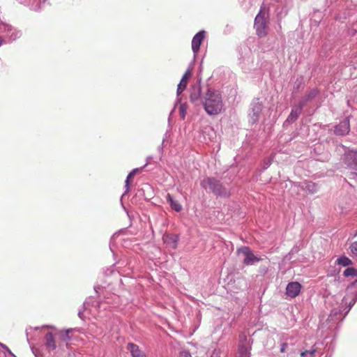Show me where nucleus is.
<instances>
[{
	"label": "nucleus",
	"instance_id": "obj_1",
	"mask_svg": "<svg viewBox=\"0 0 357 357\" xmlns=\"http://www.w3.org/2000/svg\"><path fill=\"white\" fill-rule=\"evenodd\" d=\"M202 102L205 111L209 115H216L221 112L223 107L222 98L217 91L208 89Z\"/></svg>",
	"mask_w": 357,
	"mask_h": 357
},
{
	"label": "nucleus",
	"instance_id": "obj_2",
	"mask_svg": "<svg viewBox=\"0 0 357 357\" xmlns=\"http://www.w3.org/2000/svg\"><path fill=\"white\" fill-rule=\"evenodd\" d=\"M201 185L203 188H208L214 194L222 196V197H229V192L223 187L220 182L214 178H204Z\"/></svg>",
	"mask_w": 357,
	"mask_h": 357
},
{
	"label": "nucleus",
	"instance_id": "obj_3",
	"mask_svg": "<svg viewBox=\"0 0 357 357\" xmlns=\"http://www.w3.org/2000/svg\"><path fill=\"white\" fill-rule=\"evenodd\" d=\"M255 28L257 35L260 37H265L267 35V24L264 17V14L261 12L256 16L255 19Z\"/></svg>",
	"mask_w": 357,
	"mask_h": 357
},
{
	"label": "nucleus",
	"instance_id": "obj_4",
	"mask_svg": "<svg viewBox=\"0 0 357 357\" xmlns=\"http://www.w3.org/2000/svg\"><path fill=\"white\" fill-rule=\"evenodd\" d=\"M238 254H242L245 257L243 259V264L249 266L254 264L261 261V258L255 256L252 250L248 247H242L238 250Z\"/></svg>",
	"mask_w": 357,
	"mask_h": 357
},
{
	"label": "nucleus",
	"instance_id": "obj_5",
	"mask_svg": "<svg viewBox=\"0 0 357 357\" xmlns=\"http://www.w3.org/2000/svg\"><path fill=\"white\" fill-rule=\"evenodd\" d=\"M301 289V285L298 282H289L286 288V294L288 296L291 298H295L297 296Z\"/></svg>",
	"mask_w": 357,
	"mask_h": 357
},
{
	"label": "nucleus",
	"instance_id": "obj_6",
	"mask_svg": "<svg viewBox=\"0 0 357 357\" xmlns=\"http://www.w3.org/2000/svg\"><path fill=\"white\" fill-rule=\"evenodd\" d=\"M205 37L204 31L198 32L192 38V49L194 53H197L199 50L200 45Z\"/></svg>",
	"mask_w": 357,
	"mask_h": 357
},
{
	"label": "nucleus",
	"instance_id": "obj_7",
	"mask_svg": "<svg viewBox=\"0 0 357 357\" xmlns=\"http://www.w3.org/2000/svg\"><path fill=\"white\" fill-rule=\"evenodd\" d=\"M162 240L165 244L172 249H176L178 246V236L176 234H165Z\"/></svg>",
	"mask_w": 357,
	"mask_h": 357
},
{
	"label": "nucleus",
	"instance_id": "obj_8",
	"mask_svg": "<svg viewBox=\"0 0 357 357\" xmlns=\"http://www.w3.org/2000/svg\"><path fill=\"white\" fill-rule=\"evenodd\" d=\"M350 129L349 121H341L335 128V133L338 135H347Z\"/></svg>",
	"mask_w": 357,
	"mask_h": 357
},
{
	"label": "nucleus",
	"instance_id": "obj_9",
	"mask_svg": "<svg viewBox=\"0 0 357 357\" xmlns=\"http://www.w3.org/2000/svg\"><path fill=\"white\" fill-rule=\"evenodd\" d=\"M190 100L195 105L199 103L201 101V87L199 86H195L192 88Z\"/></svg>",
	"mask_w": 357,
	"mask_h": 357
},
{
	"label": "nucleus",
	"instance_id": "obj_10",
	"mask_svg": "<svg viewBox=\"0 0 357 357\" xmlns=\"http://www.w3.org/2000/svg\"><path fill=\"white\" fill-rule=\"evenodd\" d=\"M191 75H192L191 72L189 70H188L184 73V75H183V77L181 78L180 83L178 85V88H177V93L178 94L181 93L184 91V89L186 88L188 82L190 78L191 77Z\"/></svg>",
	"mask_w": 357,
	"mask_h": 357
},
{
	"label": "nucleus",
	"instance_id": "obj_11",
	"mask_svg": "<svg viewBox=\"0 0 357 357\" xmlns=\"http://www.w3.org/2000/svg\"><path fill=\"white\" fill-rule=\"evenodd\" d=\"M127 349L130 351L132 357H146L144 353L141 351L139 347L134 343H128Z\"/></svg>",
	"mask_w": 357,
	"mask_h": 357
},
{
	"label": "nucleus",
	"instance_id": "obj_12",
	"mask_svg": "<svg viewBox=\"0 0 357 357\" xmlns=\"http://www.w3.org/2000/svg\"><path fill=\"white\" fill-rule=\"evenodd\" d=\"M303 105L304 103L301 102L298 106L294 107L292 109L290 114L289 115L287 121L289 122H293L296 121L298 119L300 114L301 113Z\"/></svg>",
	"mask_w": 357,
	"mask_h": 357
},
{
	"label": "nucleus",
	"instance_id": "obj_13",
	"mask_svg": "<svg viewBox=\"0 0 357 357\" xmlns=\"http://www.w3.org/2000/svg\"><path fill=\"white\" fill-rule=\"evenodd\" d=\"M45 339L46 346L49 349L54 350L56 349V345L55 338L52 333H47L45 335Z\"/></svg>",
	"mask_w": 357,
	"mask_h": 357
},
{
	"label": "nucleus",
	"instance_id": "obj_14",
	"mask_svg": "<svg viewBox=\"0 0 357 357\" xmlns=\"http://www.w3.org/2000/svg\"><path fill=\"white\" fill-rule=\"evenodd\" d=\"M166 199L173 210L176 212H179L182 210V206L178 202L174 201L170 194L167 195Z\"/></svg>",
	"mask_w": 357,
	"mask_h": 357
},
{
	"label": "nucleus",
	"instance_id": "obj_15",
	"mask_svg": "<svg viewBox=\"0 0 357 357\" xmlns=\"http://www.w3.org/2000/svg\"><path fill=\"white\" fill-rule=\"evenodd\" d=\"M72 331V329H67L66 331H61L58 332L56 335L58 338L63 342L68 341L70 340L69 333Z\"/></svg>",
	"mask_w": 357,
	"mask_h": 357
},
{
	"label": "nucleus",
	"instance_id": "obj_16",
	"mask_svg": "<svg viewBox=\"0 0 357 357\" xmlns=\"http://www.w3.org/2000/svg\"><path fill=\"white\" fill-rule=\"evenodd\" d=\"M318 93L319 91L317 89H313L310 90L301 102H303L305 104L306 102L311 100L312 98L316 97L318 95Z\"/></svg>",
	"mask_w": 357,
	"mask_h": 357
},
{
	"label": "nucleus",
	"instance_id": "obj_17",
	"mask_svg": "<svg viewBox=\"0 0 357 357\" xmlns=\"http://www.w3.org/2000/svg\"><path fill=\"white\" fill-rule=\"evenodd\" d=\"M236 357H250L248 347L245 345L239 346L238 349V356Z\"/></svg>",
	"mask_w": 357,
	"mask_h": 357
},
{
	"label": "nucleus",
	"instance_id": "obj_18",
	"mask_svg": "<svg viewBox=\"0 0 357 357\" xmlns=\"http://www.w3.org/2000/svg\"><path fill=\"white\" fill-rule=\"evenodd\" d=\"M336 262L337 264L342 265L343 266H347L352 264L351 260L347 257H341L338 258Z\"/></svg>",
	"mask_w": 357,
	"mask_h": 357
},
{
	"label": "nucleus",
	"instance_id": "obj_19",
	"mask_svg": "<svg viewBox=\"0 0 357 357\" xmlns=\"http://www.w3.org/2000/svg\"><path fill=\"white\" fill-rule=\"evenodd\" d=\"M139 169L136 168V169H132L128 175L127 176V178L126 180V186L127 187V189L129 188V185H130V183L131 181V180L132 179V178L135 176V175L136 174V173L138 172Z\"/></svg>",
	"mask_w": 357,
	"mask_h": 357
},
{
	"label": "nucleus",
	"instance_id": "obj_20",
	"mask_svg": "<svg viewBox=\"0 0 357 357\" xmlns=\"http://www.w3.org/2000/svg\"><path fill=\"white\" fill-rule=\"evenodd\" d=\"M347 158L353 160V165L357 169V151H350L347 154Z\"/></svg>",
	"mask_w": 357,
	"mask_h": 357
},
{
	"label": "nucleus",
	"instance_id": "obj_21",
	"mask_svg": "<svg viewBox=\"0 0 357 357\" xmlns=\"http://www.w3.org/2000/svg\"><path fill=\"white\" fill-rule=\"evenodd\" d=\"M344 275L346 277L357 275V271L354 268H347L344 271Z\"/></svg>",
	"mask_w": 357,
	"mask_h": 357
},
{
	"label": "nucleus",
	"instance_id": "obj_22",
	"mask_svg": "<svg viewBox=\"0 0 357 357\" xmlns=\"http://www.w3.org/2000/svg\"><path fill=\"white\" fill-rule=\"evenodd\" d=\"M179 114L182 119H184L186 114V107L185 105H181L179 107Z\"/></svg>",
	"mask_w": 357,
	"mask_h": 357
},
{
	"label": "nucleus",
	"instance_id": "obj_23",
	"mask_svg": "<svg viewBox=\"0 0 357 357\" xmlns=\"http://www.w3.org/2000/svg\"><path fill=\"white\" fill-rule=\"evenodd\" d=\"M315 351H315L314 349L311 350V351L305 350V351H302V352L301 353V356H306L307 354H310L311 356H313L314 355Z\"/></svg>",
	"mask_w": 357,
	"mask_h": 357
},
{
	"label": "nucleus",
	"instance_id": "obj_24",
	"mask_svg": "<svg viewBox=\"0 0 357 357\" xmlns=\"http://www.w3.org/2000/svg\"><path fill=\"white\" fill-rule=\"evenodd\" d=\"M351 250L354 255H357V242H354L351 244Z\"/></svg>",
	"mask_w": 357,
	"mask_h": 357
},
{
	"label": "nucleus",
	"instance_id": "obj_25",
	"mask_svg": "<svg viewBox=\"0 0 357 357\" xmlns=\"http://www.w3.org/2000/svg\"><path fill=\"white\" fill-rule=\"evenodd\" d=\"M180 357H192L190 354L187 351H183L180 353Z\"/></svg>",
	"mask_w": 357,
	"mask_h": 357
},
{
	"label": "nucleus",
	"instance_id": "obj_26",
	"mask_svg": "<svg viewBox=\"0 0 357 357\" xmlns=\"http://www.w3.org/2000/svg\"><path fill=\"white\" fill-rule=\"evenodd\" d=\"M287 345H288V344H287V343H286V342H284V343H283V344H282V346H281V347H280V351H281L282 353L285 352L286 349H287Z\"/></svg>",
	"mask_w": 357,
	"mask_h": 357
},
{
	"label": "nucleus",
	"instance_id": "obj_27",
	"mask_svg": "<svg viewBox=\"0 0 357 357\" xmlns=\"http://www.w3.org/2000/svg\"><path fill=\"white\" fill-rule=\"evenodd\" d=\"M1 44H2V39H1V38L0 37V46L1 45Z\"/></svg>",
	"mask_w": 357,
	"mask_h": 357
},
{
	"label": "nucleus",
	"instance_id": "obj_28",
	"mask_svg": "<svg viewBox=\"0 0 357 357\" xmlns=\"http://www.w3.org/2000/svg\"><path fill=\"white\" fill-rule=\"evenodd\" d=\"M354 303H355V301H354L353 303H351V305H353Z\"/></svg>",
	"mask_w": 357,
	"mask_h": 357
},
{
	"label": "nucleus",
	"instance_id": "obj_29",
	"mask_svg": "<svg viewBox=\"0 0 357 357\" xmlns=\"http://www.w3.org/2000/svg\"><path fill=\"white\" fill-rule=\"evenodd\" d=\"M354 303H355V301H354L353 303H351V305H353Z\"/></svg>",
	"mask_w": 357,
	"mask_h": 357
}]
</instances>
